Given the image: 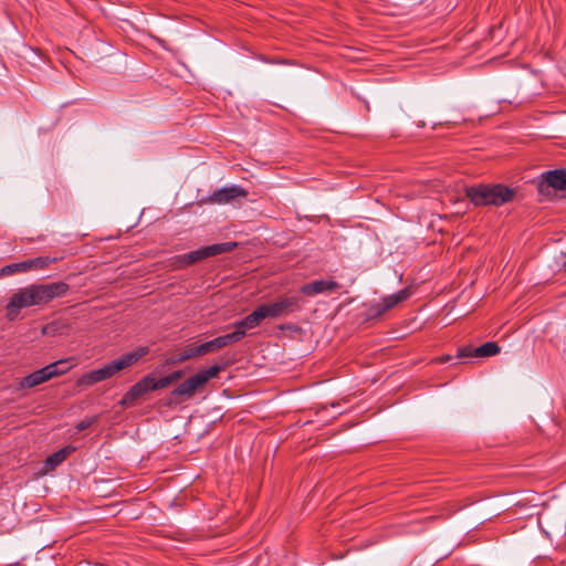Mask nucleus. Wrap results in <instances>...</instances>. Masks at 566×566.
<instances>
[{"instance_id":"f257e3e1","label":"nucleus","mask_w":566,"mask_h":566,"mask_svg":"<svg viewBox=\"0 0 566 566\" xmlns=\"http://www.w3.org/2000/svg\"><path fill=\"white\" fill-rule=\"evenodd\" d=\"M67 291L69 285L64 282L31 284L19 289L6 306V317L10 322L15 321L22 308L48 304L54 298L64 296Z\"/></svg>"},{"instance_id":"f03ea898","label":"nucleus","mask_w":566,"mask_h":566,"mask_svg":"<svg viewBox=\"0 0 566 566\" xmlns=\"http://www.w3.org/2000/svg\"><path fill=\"white\" fill-rule=\"evenodd\" d=\"M464 193L475 207H499L511 202L515 197V190L502 184L467 186Z\"/></svg>"},{"instance_id":"7ed1b4c3","label":"nucleus","mask_w":566,"mask_h":566,"mask_svg":"<svg viewBox=\"0 0 566 566\" xmlns=\"http://www.w3.org/2000/svg\"><path fill=\"white\" fill-rule=\"evenodd\" d=\"M149 353V348L147 346H139L136 349L123 354L117 359L112 360L106 364L102 368L94 369L96 379L98 382L104 381L106 379L112 378L120 370H124L134 364H136L139 359L145 357Z\"/></svg>"},{"instance_id":"20e7f679","label":"nucleus","mask_w":566,"mask_h":566,"mask_svg":"<svg viewBox=\"0 0 566 566\" xmlns=\"http://www.w3.org/2000/svg\"><path fill=\"white\" fill-rule=\"evenodd\" d=\"M66 360H57L52 364L38 369L25 377H22L18 382V389H30L34 388L54 377L61 376L69 371V367L60 369L61 365H65Z\"/></svg>"},{"instance_id":"39448f33","label":"nucleus","mask_w":566,"mask_h":566,"mask_svg":"<svg viewBox=\"0 0 566 566\" xmlns=\"http://www.w3.org/2000/svg\"><path fill=\"white\" fill-rule=\"evenodd\" d=\"M224 366L213 365L207 369L200 370L195 376L189 377L172 390L174 396L191 397L195 392L207 384L210 379L217 377Z\"/></svg>"},{"instance_id":"423d86ee","label":"nucleus","mask_w":566,"mask_h":566,"mask_svg":"<svg viewBox=\"0 0 566 566\" xmlns=\"http://www.w3.org/2000/svg\"><path fill=\"white\" fill-rule=\"evenodd\" d=\"M237 242H222V243H216L211 244L205 248H201L196 251H191L182 255L184 264L186 268L202 261L205 259H208L210 256H216L222 253L231 252L235 249Z\"/></svg>"},{"instance_id":"0eeeda50","label":"nucleus","mask_w":566,"mask_h":566,"mask_svg":"<svg viewBox=\"0 0 566 566\" xmlns=\"http://www.w3.org/2000/svg\"><path fill=\"white\" fill-rule=\"evenodd\" d=\"M537 190L542 196H552L556 190L566 191V170L556 169L541 175L536 182Z\"/></svg>"},{"instance_id":"6e6552de","label":"nucleus","mask_w":566,"mask_h":566,"mask_svg":"<svg viewBox=\"0 0 566 566\" xmlns=\"http://www.w3.org/2000/svg\"><path fill=\"white\" fill-rule=\"evenodd\" d=\"M269 318H280L301 310L298 295L281 296L272 303L263 304Z\"/></svg>"},{"instance_id":"1a4fd4ad","label":"nucleus","mask_w":566,"mask_h":566,"mask_svg":"<svg viewBox=\"0 0 566 566\" xmlns=\"http://www.w3.org/2000/svg\"><path fill=\"white\" fill-rule=\"evenodd\" d=\"M411 295L409 287L402 289L399 292L382 297L379 302L373 303L367 308V318L374 319L382 316L386 312L394 308L399 303L406 301Z\"/></svg>"},{"instance_id":"9d476101","label":"nucleus","mask_w":566,"mask_h":566,"mask_svg":"<svg viewBox=\"0 0 566 566\" xmlns=\"http://www.w3.org/2000/svg\"><path fill=\"white\" fill-rule=\"evenodd\" d=\"M247 196L248 191L243 187L232 185L214 190L209 197L201 199V202L226 205L237 201L238 199H243Z\"/></svg>"},{"instance_id":"9b49d317","label":"nucleus","mask_w":566,"mask_h":566,"mask_svg":"<svg viewBox=\"0 0 566 566\" xmlns=\"http://www.w3.org/2000/svg\"><path fill=\"white\" fill-rule=\"evenodd\" d=\"M150 391H155L153 374L146 375L138 382L132 386L130 389L125 394L123 403H132L133 401L144 397Z\"/></svg>"},{"instance_id":"f8f14e48","label":"nucleus","mask_w":566,"mask_h":566,"mask_svg":"<svg viewBox=\"0 0 566 566\" xmlns=\"http://www.w3.org/2000/svg\"><path fill=\"white\" fill-rule=\"evenodd\" d=\"M340 287V284L334 280H316L302 285L301 293L307 296H314L324 292H333Z\"/></svg>"},{"instance_id":"ddd939ff","label":"nucleus","mask_w":566,"mask_h":566,"mask_svg":"<svg viewBox=\"0 0 566 566\" xmlns=\"http://www.w3.org/2000/svg\"><path fill=\"white\" fill-rule=\"evenodd\" d=\"M269 318L265 308L262 305L258 306L251 314L245 316L243 319L234 323V327L239 331H243L244 335L248 331L258 327L263 319Z\"/></svg>"},{"instance_id":"4468645a","label":"nucleus","mask_w":566,"mask_h":566,"mask_svg":"<svg viewBox=\"0 0 566 566\" xmlns=\"http://www.w3.org/2000/svg\"><path fill=\"white\" fill-rule=\"evenodd\" d=\"M75 449L72 446L64 447L49 455L44 462L46 471H52L59 467Z\"/></svg>"},{"instance_id":"2eb2a0df","label":"nucleus","mask_w":566,"mask_h":566,"mask_svg":"<svg viewBox=\"0 0 566 566\" xmlns=\"http://www.w3.org/2000/svg\"><path fill=\"white\" fill-rule=\"evenodd\" d=\"M198 356H202V353L199 352V345H189L178 356L174 357L171 361L175 364L184 363Z\"/></svg>"},{"instance_id":"dca6fc26","label":"nucleus","mask_w":566,"mask_h":566,"mask_svg":"<svg viewBox=\"0 0 566 566\" xmlns=\"http://www.w3.org/2000/svg\"><path fill=\"white\" fill-rule=\"evenodd\" d=\"M500 346L495 342H486L483 345L475 347L476 357H491L499 354Z\"/></svg>"},{"instance_id":"f3484780","label":"nucleus","mask_w":566,"mask_h":566,"mask_svg":"<svg viewBox=\"0 0 566 566\" xmlns=\"http://www.w3.org/2000/svg\"><path fill=\"white\" fill-rule=\"evenodd\" d=\"M28 266L29 265L25 260L17 263H10L0 269V275L7 276L15 273H25L30 271L28 270Z\"/></svg>"},{"instance_id":"a211bd4d","label":"nucleus","mask_w":566,"mask_h":566,"mask_svg":"<svg viewBox=\"0 0 566 566\" xmlns=\"http://www.w3.org/2000/svg\"><path fill=\"white\" fill-rule=\"evenodd\" d=\"M25 261H27V264L29 265L28 270L32 271V270H43L49 264L56 262L57 259L50 258V256H39V258H34V259H29Z\"/></svg>"},{"instance_id":"6ab92c4d","label":"nucleus","mask_w":566,"mask_h":566,"mask_svg":"<svg viewBox=\"0 0 566 566\" xmlns=\"http://www.w3.org/2000/svg\"><path fill=\"white\" fill-rule=\"evenodd\" d=\"M243 337H244V332L235 328V331L230 334L219 336V339H220L219 343H221V346L223 348L231 344L240 342Z\"/></svg>"},{"instance_id":"aec40b11","label":"nucleus","mask_w":566,"mask_h":566,"mask_svg":"<svg viewBox=\"0 0 566 566\" xmlns=\"http://www.w3.org/2000/svg\"><path fill=\"white\" fill-rule=\"evenodd\" d=\"M219 337H216L211 340L205 342L199 345V352L203 355H207L209 353L217 352L222 348L221 343H219Z\"/></svg>"},{"instance_id":"412c9836","label":"nucleus","mask_w":566,"mask_h":566,"mask_svg":"<svg viewBox=\"0 0 566 566\" xmlns=\"http://www.w3.org/2000/svg\"><path fill=\"white\" fill-rule=\"evenodd\" d=\"M97 382L98 381H97L95 373L93 370L90 371V373L84 374L82 377H80L76 380V385L78 387H90V386H93V385H95Z\"/></svg>"},{"instance_id":"4be33fe9","label":"nucleus","mask_w":566,"mask_h":566,"mask_svg":"<svg viewBox=\"0 0 566 566\" xmlns=\"http://www.w3.org/2000/svg\"><path fill=\"white\" fill-rule=\"evenodd\" d=\"M67 325L63 324L62 322L60 321H55V322H52L48 325H45L43 328H42V333L44 335H54L56 333H61V329L66 327Z\"/></svg>"},{"instance_id":"5701e85b","label":"nucleus","mask_w":566,"mask_h":566,"mask_svg":"<svg viewBox=\"0 0 566 566\" xmlns=\"http://www.w3.org/2000/svg\"><path fill=\"white\" fill-rule=\"evenodd\" d=\"M457 357L460 358V359L476 357L475 356V347L464 346V347L460 348L459 352H458Z\"/></svg>"},{"instance_id":"b1692460","label":"nucleus","mask_w":566,"mask_h":566,"mask_svg":"<svg viewBox=\"0 0 566 566\" xmlns=\"http://www.w3.org/2000/svg\"><path fill=\"white\" fill-rule=\"evenodd\" d=\"M171 382L170 380L168 379L167 376L165 377H161L159 379H156L154 377V386H155V390H159V389H164V388H167L168 386H170Z\"/></svg>"},{"instance_id":"393cba45","label":"nucleus","mask_w":566,"mask_h":566,"mask_svg":"<svg viewBox=\"0 0 566 566\" xmlns=\"http://www.w3.org/2000/svg\"><path fill=\"white\" fill-rule=\"evenodd\" d=\"M95 420H96L95 418H86V419H84V420L80 421V422L76 424V427H75V428H76V430H77L78 432L84 431V430H86L87 428H90V427L95 422Z\"/></svg>"},{"instance_id":"a878e982","label":"nucleus","mask_w":566,"mask_h":566,"mask_svg":"<svg viewBox=\"0 0 566 566\" xmlns=\"http://www.w3.org/2000/svg\"><path fill=\"white\" fill-rule=\"evenodd\" d=\"M170 264L174 269H177V270L186 269V266L184 264L182 255H176V256L171 258Z\"/></svg>"},{"instance_id":"bb28decb","label":"nucleus","mask_w":566,"mask_h":566,"mask_svg":"<svg viewBox=\"0 0 566 566\" xmlns=\"http://www.w3.org/2000/svg\"><path fill=\"white\" fill-rule=\"evenodd\" d=\"M182 371L181 370H176V371H172L171 374L167 375L168 379L170 380L171 384L178 381L181 377H182Z\"/></svg>"},{"instance_id":"cd10ccee","label":"nucleus","mask_w":566,"mask_h":566,"mask_svg":"<svg viewBox=\"0 0 566 566\" xmlns=\"http://www.w3.org/2000/svg\"><path fill=\"white\" fill-rule=\"evenodd\" d=\"M451 359H452V358H451V356H448V355H447V356H442V357H440V358H439V361H440V363H448V361H449V360H451Z\"/></svg>"},{"instance_id":"c85d7f7f","label":"nucleus","mask_w":566,"mask_h":566,"mask_svg":"<svg viewBox=\"0 0 566 566\" xmlns=\"http://www.w3.org/2000/svg\"><path fill=\"white\" fill-rule=\"evenodd\" d=\"M65 360H66V364H65V365H61V366H60V369H65V368H67V367H69V369L71 368V366H70V365H67V364H69V360H67V359H65Z\"/></svg>"},{"instance_id":"c756f323","label":"nucleus","mask_w":566,"mask_h":566,"mask_svg":"<svg viewBox=\"0 0 566 566\" xmlns=\"http://www.w3.org/2000/svg\"><path fill=\"white\" fill-rule=\"evenodd\" d=\"M564 268L566 269V261H565Z\"/></svg>"}]
</instances>
